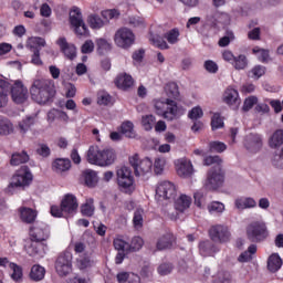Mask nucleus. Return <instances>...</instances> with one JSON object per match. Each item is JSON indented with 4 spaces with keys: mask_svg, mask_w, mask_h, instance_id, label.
<instances>
[{
    "mask_svg": "<svg viewBox=\"0 0 283 283\" xmlns=\"http://www.w3.org/2000/svg\"><path fill=\"white\" fill-rule=\"evenodd\" d=\"M167 97H159L153 101L157 116H161L166 120H176L184 116L185 108L176 101H180V88L176 82H169L165 86Z\"/></svg>",
    "mask_w": 283,
    "mask_h": 283,
    "instance_id": "1",
    "label": "nucleus"
},
{
    "mask_svg": "<svg viewBox=\"0 0 283 283\" xmlns=\"http://www.w3.org/2000/svg\"><path fill=\"white\" fill-rule=\"evenodd\" d=\"M31 241L25 245V251L31 258L38 260L48 253V244L45 240L50 239V226L43 222L34 223L30 229Z\"/></svg>",
    "mask_w": 283,
    "mask_h": 283,
    "instance_id": "2",
    "label": "nucleus"
},
{
    "mask_svg": "<svg viewBox=\"0 0 283 283\" xmlns=\"http://www.w3.org/2000/svg\"><path fill=\"white\" fill-rule=\"evenodd\" d=\"M116 150L113 148H101L97 145H92L86 151L87 163L97 167H112L116 163Z\"/></svg>",
    "mask_w": 283,
    "mask_h": 283,
    "instance_id": "3",
    "label": "nucleus"
},
{
    "mask_svg": "<svg viewBox=\"0 0 283 283\" xmlns=\"http://www.w3.org/2000/svg\"><path fill=\"white\" fill-rule=\"evenodd\" d=\"M30 93L35 103L45 105L56 94V86L52 80L40 78L33 82Z\"/></svg>",
    "mask_w": 283,
    "mask_h": 283,
    "instance_id": "4",
    "label": "nucleus"
},
{
    "mask_svg": "<svg viewBox=\"0 0 283 283\" xmlns=\"http://www.w3.org/2000/svg\"><path fill=\"white\" fill-rule=\"evenodd\" d=\"M1 90L2 96H8V94H11V98L17 105H23V103H28V98H30L28 87H25V85H23V82L19 80L15 81L13 84L2 80Z\"/></svg>",
    "mask_w": 283,
    "mask_h": 283,
    "instance_id": "5",
    "label": "nucleus"
},
{
    "mask_svg": "<svg viewBox=\"0 0 283 283\" xmlns=\"http://www.w3.org/2000/svg\"><path fill=\"white\" fill-rule=\"evenodd\" d=\"M33 178L34 177L32 176L30 168H28L27 166H22L12 176L11 181L7 188L8 193H14L20 189H28V187L32 185Z\"/></svg>",
    "mask_w": 283,
    "mask_h": 283,
    "instance_id": "6",
    "label": "nucleus"
},
{
    "mask_svg": "<svg viewBox=\"0 0 283 283\" xmlns=\"http://www.w3.org/2000/svg\"><path fill=\"white\" fill-rule=\"evenodd\" d=\"M116 180L120 191L124 193H134L136 191V184L132 168L123 166L116 170Z\"/></svg>",
    "mask_w": 283,
    "mask_h": 283,
    "instance_id": "7",
    "label": "nucleus"
},
{
    "mask_svg": "<svg viewBox=\"0 0 283 283\" xmlns=\"http://www.w3.org/2000/svg\"><path fill=\"white\" fill-rule=\"evenodd\" d=\"M247 237L251 242H262L269 238V229L264 221H252L247 227Z\"/></svg>",
    "mask_w": 283,
    "mask_h": 283,
    "instance_id": "8",
    "label": "nucleus"
},
{
    "mask_svg": "<svg viewBox=\"0 0 283 283\" xmlns=\"http://www.w3.org/2000/svg\"><path fill=\"white\" fill-rule=\"evenodd\" d=\"M114 43L120 50H129L136 43V34L129 28H119L114 34Z\"/></svg>",
    "mask_w": 283,
    "mask_h": 283,
    "instance_id": "9",
    "label": "nucleus"
},
{
    "mask_svg": "<svg viewBox=\"0 0 283 283\" xmlns=\"http://www.w3.org/2000/svg\"><path fill=\"white\" fill-rule=\"evenodd\" d=\"M129 163L135 170V175L139 178H144V176H149V174H151L154 163L149 157L140 160V157H138V155H133L132 157H129Z\"/></svg>",
    "mask_w": 283,
    "mask_h": 283,
    "instance_id": "10",
    "label": "nucleus"
},
{
    "mask_svg": "<svg viewBox=\"0 0 283 283\" xmlns=\"http://www.w3.org/2000/svg\"><path fill=\"white\" fill-rule=\"evenodd\" d=\"M223 182L224 172H222V168L218 166L208 172L207 179L203 185L206 189H209L210 191H216V189H220V187H222Z\"/></svg>",
    "mask_w": 283,
    "mask_h": 283,
    "instance_id": "11",
    "label": "nucleus"
},
{
    "mask_svg": "<svg viewBox=\"0 0 283 283\" xmlns=\"http://www.w3.org/2000/svg\"><path fill=\"white\" fill-rule=\"evenodd\" d=\"M176 185L171 181H160L156 187L155 198L157 200H174L176 198Z\"/></svg>",
    "mask_w": 283,
    "mask_h": 283,
    "instance_id": "12",
    "label": "nucleus"
},
{
    "mask_svg": "<svg viewBox=\"0 0 283 283\" xmlns=\"http://www.w3.org/2000/svg\"><path fill=\"white\" fill-rule=\"evenodd\" d=\"M55 271L61 277L70 275L72 273V254L71 252H64L59 255L55 261Z\"/></svg>",
    "mask_w": 283,
    "mask_h": 283,
    "instance_id": "13",
    "label": "nucleus"
},
{
    "mask_svg": "<svg viewBox=\"0 0 283 283\" xmlns=\"http://www.w3.org/2000/svg\"><path fill=\"white\" fill-rule=\"evenodd\" d=\"M209 235L212 242H219L220 244L231 240L229 228L222 224L212 226L209 230Z\"/></svg>",
    "mask_w": 283,
    "mask_h": 283,
    "instance_id": "14",
    "label": "nucleus"
},
{
    "mask_svg": "<svg viewBox=\"0 0 283 283\" xmlns=\"http://www.w3.org/2000/svg\"><path fill=\"white\" fill-rule=\"evenodd\" d=\"M1 266L4 271H8L13 282H21L23 280V269L8 260V258L1 259Z\"/></svg>",
    "mask_w": 283,
    "mask_h": 283,
    "instance_id": "15",
    "label": "nucleus"
},
{
    "mask_svg": "<svg viewBox=\"0 0 283 283\" xmlns=\"http://www.w3.org/2000/svg\"><path fill=\"white\" fill-rule=\"evenodd\" d=\"M222 101L226 103V105H229L231 109L235 111L240 108V93L232 86L226 88L223 92Z\"/></svg>",
    "mask_w": 283,
    "mask_h": 283,
    "instance_id": "16",
    "label": "nucleus"
},
{
    "mask_svg": "<svg viewBox=\"0 0 283 283\" xmlns=\"http://www.w3.org/2000/svg\"><path fill=\"white\" fill-rule=\"evenodd\" d=\"M61 205L62 210L69 218H72V216L78 211V200L76 199V196L72 193L65 195L61 201Z\"/></svg>",
    "mask_w": 283,
    "mask_h": 283,
    "instance_id": "17",
    "label": "nucleus"
},
{
    "mask_svg": "<svg viewBox=\"0 0 283 283\" xmlns=\"http://www.w3.org/2000/svg\"><path fill=\"white\" fill-rule=\"evenodd\" d=\"M175 169L180 178H190L193 176V164L187 158H180L175 161Z\"/></svg>",
    "mask_w": 283,
    "mask_h": 283,
    "instance_id": "18",
    "label": "nucleus"
},
{
    "mask_svg": "<svg viewBox=\"0 0 283 283\" xmlns=\"http://www.w3.org/2000/svg\"><path fill=\"white\" fill-rule=\"evenodd\" d=\"M243 145L249 151H258L262 148V135L250 133L243 139Z\"/></svg>",
    "mask_w": 283,
    "mask_h": 283,
    "instance_id": "19",
    "label": "nucleus"
},
{
    "mask_svg": "<svg viewBox=\"0 0 283 283\" xmlns=\"http://www.w3.org/2000/svg\"><path fill=\"white\" fill-rule=\"evenodd\" d=\"M115 85L118 90L127 92V90H132L134 87V77L127 73H120L115 80Z\"/></svg>",
    "mask_w": 283,
    "mask_h": 283,
    "instance_id": "20",
    "label": "nucleus"
},
{
    "mask_svg": "<svg viewBox=\"0 0 283 283\" xmlns=\"http://www.w3.org/2000/svg\"><path fill=\"white\" fill-rule=\"evenodd\" d=\"M57 45L66 59H70L71 61L76 59V46L74 44L67 43L65 38H60L57 40Z\"/></svg>",
    "mask_w": 283,
    "mask_h": 283,
    "instance_id": "21",
    "label": "nucleus"
},
{
    "mask_svg": "<svg viewBox=\"0 0 283 283\" xmlns=\"http://www.w3.org/2000/svg\"><path fill=\"white\" fill-rule=\"evenodd\" d=\"M234 207L239 211H244L245 209H255L258 207V201L252 197H238L234 200Z\"/></svg>",
    "mask_w": 283,
    "mask_h": 283,
    "instance_id": "22",
    "label": "nucleus"
},
{
    "mask_svg": "<svg viewBox=\"0 0 283 283\" xmlns=\"http://www.w3.org/2000/svg\"><path fill=\"white\" fill-rule=\"evenodd\" d=\"M18 213L20 216V220L25 222V224H32L34 220H36L38 212L36 210L28 207H20L18 209Z\"/></svg>",
    "mask_w": 283,
    "mask_h": 283,
    "instance_id": "23",
    "label": "nucleus"
},
{
    "mask_svg": "<svg viewBox=\"0 0 283 283\" xmlns=\"http://www.w3.org/2000/svg\"><path fill=\"white\" fill-rule=\"evenodd\" d=\"M207 21L212 25H218V23L227 25L231 21V18L226 12L216 11L207 15Z\"/></svg>",
    "mask_w": 283,
    "mask_h": 283,
    "instance_id": "24",
    "label": "nucleus"
},
{
    "mask_svg": "<svg viewBox=\"0 0 283 283\" xmlns=\"http://www.w3.org/2000/svg\"><path fill=\"white\" fill-rule=\"evenodd\" d=\"M52 169L55 174H65L72 169V161L69 158H57L52 163Z\"/></svg>",
    "mask_w": 283,
    "mask_h": 283,
    "instance_id": "25",
    "label": "nucleus"
},
{
    "mask_svg": "<svg viewBox=\"0 0 283 283\" xmlns=\"http://www.w3.org/2000/svg\"><path fill=\"white\" fill-rule=\"evenodd\" d=\"M270 149H280L283 145V129H276L268 139Z\"/></svg>",
    "mask_w": 283,
    "mask_h": 283,
    "instance_id": "26",
    "label": "nucleus"
},
{
    "mask_svg": "<svg viewBox=\"0 0 283 283\" xmlns=\"http://www.w3.org/2000/svg\"><path fill=\"white\" fill-rule=\"evenodd\" d=\"M192 199L188 195H180L175 200V209L176 211H179L180 213H184V211H187L189 207H191Z\"/></svg>",
    "mask_w": 283,
    "mask_h": 283,
    "instance_id": "27",
    "label": "nucleus"
},
{
    "mask_svg": "<svg viewBox=\"0 0 283 283\" xmlns=\"http://www.w3.org/2000/svg\"><path fill=\"white\" fill-rule=\"evenodd\" d=\"M174 242H176V238L174 237V234L166 233L157 241V249L158 251H165V249H171V247H174Z\"/></svg>",
    "mask_w": 283,
    "mask_h": 283,
    "instance_id": "28",
    "label": "nucleus"
},
{
    "mask_svg": "<svg viewBox=\"0 0 283 283\" xmlns=\"http://www.w3.org/2000/svg\"><path fill=\"white\" fill-rule=\"evenodd\" d=\"M218 248L211 243V241H201L199 243V253L202 255V258H209L213 255V253H217Z\"/></svg>",
    "mask_w": 283,
    "mask_h": 283,
    "instance_id": "29",
    "label": "nucleus"
},
{
    "mask_svg": "<svg viewBox=\"0 0 283 283\" xmlns=\"http://www.w3.org/2000/svg\"><path fill=\"white\" fill-rule=\"evenodd\" d=\"M86 23H88L91 30H101L102 28H105V20L96 13L88 14Z\"/></svg>",
    "mask_w": 283,
    "mask_h": 283,
    "instance_id": "30",
    "label": "nucleus"
},
{
    "mask_svg": "<svg viewBox=\"0 0 283 283\" xmlns=\"http://www.w3.org/2000/svg\"><path fill=\"white\" fill-rule=\"evenodd\" d=\"M282 258L277 253L271 254L268 259V269L271 273H277L282 269Z\"/></svg>",
    "mask_w": 283,
    "mask_h": 283,
    "instance_id": "31",
    "label": "nucleus"
},
{
    "mask_svg": "<svg viewBox=\"0 0 283 283\" xmlns=\"http://www.w3.org/2000/svg\"><path fill=\"white\" fill-rule=\"evenodd\" d=\"M27 49L30 52H35V50H41V48H45L46 42L45 39L39 36H31L27 40Z\"/></svg>",
    "mask_w": 283,
    "mask_h": 283,
    "instance_id": "32",
    "label": "nucleus"
},
{
    "mask_svg": "<svg viewBox=\"0 0 283 283\" xmlns=\"http://www.w3.org/2000/svg\"><path fill=\"white\" fill-rule=\"evenodd\" d=\"M69 21L71 25H76L78 23L85 22L83 20V12H81V8L78 7H73L69 13Z\"/></svg>",
    "mask_w": 283,
    "mask_h": 283,
    "instance_id": "33",
    "label": "nucleus"
},
{
    "mask_svg": "<svg viewBox=\"0 0 283 283\" xmlns=\"http://www.w3.org/2000/svg\"><path fill=\"white\" fill-rule=\"evenodd\" d=\"M30 277L33 282H41L45 277V268L35 264L31 268Z\"/></svg>",
    "mask_w": 283,
    "mask_h": 283,
    "instance_id": "34",
    "label": "nucleus"
},
{
    "mask_svg": "<svg viewBox=\"0 0 283 283\" xmlns=\"http://www.w3.org/2000/svg\"><path fill=\"white\" fill-rule=\"evenodd\" d=\"M258 253V245L251 244L247 251L241 253L238 258V262L244 263V262H251L253 260V255Z\"/></svg>",
    "mask_w": 283,
    "mask_h": 283,
    "instance_id": "35",
    "label": "nucleus"
},
{
    "mask_svg": "<svg viewBox=\"0 0 283 283\" xmlns=\"http://www.w3.org/2000/svg\"><path fill=\"white\" fill-rule=\"evenodd\" d=\"M144 218H145V210H143V208H137L134 212V216H133V227H134V229L139 231V229L143 227V224L145 222Z\"/></svg>",
    "mask_w": 283,
    "mask_h": 283,
    "instance_id": "36",
    "label": "nucleus"
},
{
    "mask_svg": "<svg viewBox=\"0 0 283 283\" xmlns=\"http://www.w3.org/2000/svg\"><path fill=\"white\" fill-rule=\"evenodd\" d=\"M73 28V32L78 36L80 39H87L90 36V28H87V24L85 22H80L77 24L71 25Z\"/></svg>",
    "mask_w": 283,
    "mask_h": 283,
    "instance_id": "37",
    "label": "nucleus"
},
{
    "mask_svg": "<svg viewBox=\"0 0 283 283\" xmlns=\"http://www.w3.org/2000/svg\"><path fill=\"white\" fill-rule=\"evenodd\" d=\"M30 160V156H28V153H14L11 156V165L13 167H19V165H23L24 163H28Z\"/></svg>",
    "mask_w": 283,
    "mask_h": 283,
    "instance_id": "38",
    "label": "nucleus"
},
{
    "mask_svg": "<svg viewBox=\"0 0 283 283\" xmlns=\"http://www.w3.org/2000/svg\"><path fill=\"white\" fill-rule=\"evenodd\" d=\"M252 53L255 54L258 61H260L261 63H269V61L271 60V57L269 55V50H266V49H262L260 46H254L252 49Z\"/></svg>",
    "mask_w": 283,
    "mask_h": 283,
    "instance_id": "39",
    "label": "nucleus"
},
{
    "mask_svg": "<svg viewBox=\"0 0 283 283\" xmlns=\"http://www.w3.org/2000/svg\"><path fill=\"white\" fill-rule=\"evenodd\" d=\"M232 67L238 71L247 70V67H249V60L247 59V55L240 54L239 56H235L232 62Z\"/></svg>",
    "mask_w": 283,
    "mask_h": 283,
    "instance_id": "40",
    "label": "nucleus"
},
{
    "mask_svg": "<svg viewBox=\"0 0 283 283\" xmlns=\"http://www.w3.org/2000/svg\"><path fill=\"white\" fill-rule=\"evenodd\" d=\"M94 199L93 198H88L86 199L85 203H83L81 206V213L86 216L87 218H92V216H94Z\"/></svg>",
    "mask_w": 283,
    "mask_h": 283,
    "instance_id": "41",
    "label": "nucleus"
},
{
    "mask_svg": "<svg viewBox=\"0 0 283 283\" xmlns=\"http://www.w3.org/2000/svg\"><path fill=\"white\" fill-rule=\"evenodd\" d=\"M84 180L87 187H96L98 185V175L94 170L84 171Z\"/></svg>",
    "mask_w": 283,
    "mask_h": 283,
    "instance_id": "42",
    "label": "nucleus"
},
{
    "mask_svg": "<svg viewBox=\"0 0 283 283\" xmlns=\"http://www.w3.org/2000/svg\"><path fill=\"white\" fill-rule=\"evenodd\" d=\"M95 43H96L98 54H105V52H109V50H112V43H109L107 39L97 38L95 40Z\"/></svg>",
    "mask_w": 283,
    "mask_h": 283,
    "instance_id": "43",
    "label": "nucleus"
},
{
    "mask_svg": "<svg viewBox=\"0 0 283 283\" xmlns=\"http://www.w3.org/2000/svg\"><path fill=\"white\" fill-rule=\"evenodd\" d=\"M120 133L126 136V138H136V132L134 130V123L124 122L120 126Z\"/></svg>",
    "mask_w": 283,
    "mask_h": 283,
    "instance_id": "44",
    "label": "nucleus"
},
{
    "mask_svg": "<svg viewBox=\"0 0 283 283\" xmlns=\"http://www.w3.org/2000/svg\"><path fill=\"white\" fill-rule=\"evenodd\" d=\"M264 74H266V67L263 65H255L248 72V76H250V78H254V81L262 78Z\"/></svg>",
    "mask_w": 283,
    "mask_h": 283,
    "instance_id": "45",
    "label": "nucleus"
},
{
    "mask_svg": "<svg viewBox=\"0 0 283 283\" xmlns=\"http://www.w3.org/2000/svg\"><path fill=\"white\" fill-rule=\"evenodd\" d=\"M165 39L170 45H176L178 41H180V30L178 28L171 29L170 31L166 32Z\"/></svg>",
    "mask_w": 283,
    "mask_h": 283,
    "instance_id": "46",
    "label": "nucleus"
},
{
    "mask_svg": "<svg viewBox=\"0 0 283 283\" xmlns=\"http://www.w3.org/2000/svg\"><path fill=\"white\" fill-rule=\"evenodd\" d=\"M149 41L153 43V45L159 48L160 50H169V44H167V42L158 34L150 33Z\"/></svg>",
    "mask_w": 283,
    "mask_h": 283,
    "instance_id": "47",
    "label": "nucleus"
},
{
    "mask_svg": "<svg viewBox=\"0 0 283 283\" xmlns=\"http://www.w3.org/2000/svg\"><path fill=\"white\" fill-rule=\"evenodd\" d=\"M77 266L82 271L85 269H90V266H94V260H92V256L90 254L81 255L77 259Z\"/></svg>",
    "mask_w": 283,
    "mask_h": 283,
    "instance_id": "48",
    "label": "nucleus"
},
{
    "mask_svg": "<svg viewBox=\"0 0 283 283\" xmlns=\"http://www.w3.org/2000/svg\"><path fill=\"white\" fill-rule=\"evenodd\" d=\"M36 123V115L27 116L20 124L19 127L23 134L31 128L32 125Z\"/></svg>",
    "mask_w": 283,
    "mask_h": 283,
    "instance_id": "49",
    "label": "nucleus"
},
{
    "mask_svg": "<svg viewBox=\"0 0 283 283\" xmlns=\"http://www.w3.org/2000/svg\"><path fill=\"white\" fill-rule=\"evenodd\" d=\"M193 198H195L196 207H198L199 209H205V206L207 205V198H206L205 191L202 190L196 191L193 195Z\"/></svg>",
    "mask_w": 283,
    "mask_h": 283,
    "instance_id": "50",
    "label": "nucleus"
},
{
    "mask_svg": "<svg viewBox=\"0 0 283 283\" xmlns=\"http://www.w3.org/2000/svg\"><path fill=\"white\" fill-rule=\"evenodd\" d=\"M208 211L212 214H220L224 213V203L220 201H212L210 205H208Z\"/></svg>",
    "mask_w": 283,
    "mask_h": 283,
    "instance_id": "51",
    "label": "nucleus"
},
{
    "mask_svg": "<svg viewBox=\"0 0 283 283\" xmlns=\"http://www.w3.org/2000/svg\"><path fill=\"white\" fill-rule=\"evenodd\" d=\"M154 123H156V117H154V115L142 117V125L146 132H151V129H154Z\"/></svg>",
    "mask_w": 283,
    "mask_h": 283,
    "instance_id": "52",
    "label": "nucleus"
},
{
    "mask_svg": "<svg viewBox=\"0 0 283 283\" xmlns=\"http://www.w3.org/2000/svg\"><path fill=\"white\" fill-rule=\"evenodd\" d=\"M101 14L105 21H112V19H118L120 17V11L116 9H107L102 11Z\"/></svg>",
    "mask_w": 283,
    "mask_h": 283,
    "instance_id": "53",
    "label": "nucleus"
},
{
    "mask_svg": "<svg viewBox=\"0 0 283 283\" xmlns=\"http://www.w3.org/2000/svg\"><path fill=\"white\" fill-rule=\"evenodd\" d=\"M113 244L116 251L129 253V243H127L125 240L116 238L114 239Z\"/></svg>",
    "mask_w": 283,
    "mask_h": 283,
    "instance_id": "54",
    "label": "nucleus"
},
{
    "mask_svg": "<svg viewBox=\"0 0 283 283\" xmlns=\"http://www.w3.org/2000/svg\"><path fill=\"white\" fill-rule=\"evenodd\" d=\"M209 150L216 154H222V151H227V144L222 142H210Z\"/></svg>",
    "mask_w": 283,
    "mask_h": 283,
    "instance_id": "55",
    "label": "nucleus"
},
{
    "mask_svg": "<svg viewBox=\"0 0 283 283\" xmlns=\"http://www.w3.org/2000/svg\"><path fill=\"white\" fill-rule=\"evenodd\" d=\"M211 127L213 130L222 129V127H224V120L222 119V116H220V113H213L211 118Z\"/></svg>",
    "mask_w": 283,
    "mask_h": 283,
    "instance_id": "56",
    "label": "nucleus"
},
{
    "mask_svg": "<svg viewBox=\"0 0 283 283\" xmlns=\"http://www.w3.org/2000/svg\"><path fill=\"white\" fill-rule=\"evenodd\" d=\"M166 165H167V159H165V158H156L155 163H154L155 174L157 176L163 175V172L165 171Z\"/></svg>",
    "mask_w": 283,
    "mask_h": 283,
    "instance_id": "57",
    "label": "nucleus"
},
{
    "mask_svg": "<svg viewBox=\"0 0 283 283\" xmlns=\"http://www.w3.org/2000/svg\"><path fill=\"white\" fill-rule=\"evenodd\" d=\"M202 116H205V112L200 106L192 107L191 111H189L188 113V118H190V120H198L202 118Z\"/></svg>",
    "mask_w": 283,
    "mask_h": 283,
    "instance_id": "58",
    "label": "nucleus"
},
{
    "mask_svg": "<svg viewBox=\"0 0 283 283\" xmlns=\"http://www.w3.org/2000/svg\"><path fill=\"white\" fill-rule=\"evenodd\" d=\"M62 85L64 87L66 98H74V96H76V86L74 84L63 82Z\"/></svg>",
    "mask_w": 283,
    "mask_h": 283,
    "instance_id": "59",
    "label": "nucleus"
},
{
    "mask_svg": "<svg viewBox=\"0 0 283 283\" xmlns=\"http://www.w3.org/2000/svg\"><path fill=\"white\" fill-rule=\"evenodd\" d=\"M145 244V241L140 237H135L132 239L128 252L129 251H140L143 249V245Z\"/></svg>",
    "mask_w": 283,
    "mask_h": 283,
    "instance_id": "60",
    "label": "nucleus"
},
{
    "mask_svg": "<svg viewBox=\"0 0 283 283\" xmlns=\"http://www.w3.org/2000/svg\"><path fill=\"white\" fill-rule=\"evenodd\" d=\"M254 105H258V97L251 95L244 99L242 109L243 112H249L250 109H253Z\"/></svg>",
    "mask_w": 283,
    "mask_h": 283,
    "instance_id": "61",
    "label": "nucleus"
},
{
    "mask_svg": "<svg viewBox=\"0 0 283 283\" xmlns=\"http://www.w3.org/2000/svg\"><path fill=\"white\" fill-rule=\"evenodd\" d=\"M171 271H174V265L171 263H161L157 268V273H159L163 276L169 275Z\"/></svg>",
    "mask_w": 283,
    "mask_h": 283,
    "instance_id": "62",
    "label": "nucleus"
},
{
    "mask_svg": "<svg viewBox=\"0 0 283 283\" xmlns=\"http://www.w3.org/2000/svg\"><path fill=\"white\" fill-rule=\"evenodd\" d=\"M94 48H95L94 41L86 40L81 46V52L82 54H92V52H94Z\"/></svg>",
    "mask_w": 283,
    "mask_h": 283,
    "instance_id": "63",
    "label": "nucleus"
},
{
    "mask_svg": "<svg viewBox=\"0 0 283 283\" xmlns=\"http://www.w3.org/2000/svg\"><path fill=\"white\" fill-rule=\"evenodd\" d=\"M51 216H53V218H69L65 211H63V206H52Z\"/></svg>",
    "mask_w": 283,
    "mask_h": 283,
    "instance_id": "64",
    "label": "nucleus"
}]
</instances>
